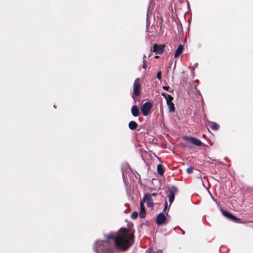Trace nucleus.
<instances>
[{
    "instance_id": "9b49d317",
    "label": "nucleus",
    "mask_w": 253,
    "mask_h": 253,
    "mask_svg": "<svg viewBox=\"0 0 253 253\" xmlns=\"http://www.w3.org/2000/svg\"><path fill=\"white\" fill-rule=\"evenodd\" d=\"M140 211L139 213L140 217L143 218L146 216V212L145 210L144 205L142 202H140Z\"/></svg>"
},
{
    "instance_id": "a211bd4d",
    "label": "nucleus",
    "mask_w": 253,
    "mask_h": 253,
    "mask_svg": "<svg viewBox=\"0 0 253 253\" xmlns=\"http://www.w3.org/2000/svg\"><path fill=\"white\" fill-rule=\"evenodd\" d=\"M138 212L136 211H133L131 214V218L135 219L138 217Z\"/></svg>"
},
{
    "instance_id": "7ed1b4c3",
    "label": "nucleus",
    "mask_w": 253,
    "mask_h": 253,
    "mask_svg": "<svg viewBox=\"0 0 253 253\" xmlns=\"http://www.w3.org/2000/svg\"><path fill=\"white\" fill-rule=\"evenodd\" d=\"M140 79H136L133 84V92L132 97L135 100L136 99L135 96H139L140 95V91L141 89V85L139 84Z\"/></svg>"
},
{
    "instance_id": "a878e982",
    "label": "nucleus",
    "mask_w": 253,
    "mask_h": 253,
    "mask_svg": "<svg viewBox=\"0 0 253 253\" xmlns=\"http://www.w3.org/2000/svg\"><path fill=\"white\" fill-rule=\"evenodd\" d=\"M163 88L164 89L166 90H169V86H164L163 87Z\"/></svg>"
},
{
    "instance_id": "6e6552de",
    "label": "nucleus",
    "mask_w": 253,
    "mask_h": 253,
    "mask_svg": "<svg viewBox=\"0 0 253 253\" xmlns=\"http://www.w3.org/2000/svg\"><path fill=\"white\" fill-rule=\"evenodd\" d=\"M221 211L224 216H225L227 218L232 220L234 222H240V218H237V217H236L235 215L232 214L230 212L226 211H224V210H222Z\"/></svg>"
},
{
    "instance_id": "cd10ccee",
    "label": "nucleus",
    "mask_w": 253,
    "mask_h": 253,
    "mask_svg": "<svg viewBox=\"0 0 253 253\" xmlns=\"http://www.w3.org/2000/svg\"><path fill=\"white\" fill-rule=\"evenodd\" d=\"M155 58H159V56L157 55V56H155Z\"/></svg>"
},
{
    "instance_id": "2eb2a0df",
    "label": "nucleus",
    "mask_w": 253,
    "mask_h": 253,
    "mask_svg": "<svg viewBox=\"0 0 253 253\" xmlns=\"http://www.w3.org/2000/svg\"><path fill=\"white\" fill-rule=\"evenodd\" d=\"M138 125L135 121H130L128 124V127L131 130H134L137 128Z\"/></svg>"
},
{
    "instance_id": "aec40b11",
    "label": "nucleus",
    "mask_w": 253,
    "mask_h": 253,
    "mask_svg": "<svg viewBox=\"0 0 253 253\" xmlns=\"http://www.w3.org/2000/svg\"><path fill=\"white\" fill-rule=\"evenodd\" d=\"M157 78L159 80L161 81V80H162V73H161V71L158 72V73L157 74Z\"/></svg>"
},
{
    "instance_id": "b1692460",
    "label": "nucleus",
    "mask_w": 253,
    "mask_h": 253,
    "mask_svg": "<svg viewBox=\"0 0 253 253\" xmlns=\"http://www.w3.org/2000/svg\"><path fill=\"white\" fill-rule=\"evenodd\" d=\"M167 206H168L167 202V201H166L165 208H164V210H163V211H164V212H165V211H166V210H167Z\"/></svg>"
},
{
    "instance_id": "f03ea898",
    "label": "nucleus",
    "mask_w": 253,
    "mask_h": 253,
    "mask_svg": "<svg viewBox=\"0 0 253 253\" xmlns=\"http://www.w3.org/2000/svg\"><path fill=\"white\" fill-rule=\"evenodd\" d=\"M93 249L96 253H114V249L108 241L97 240Z\"/></svg>"
},
{
    "instance_id": "5701e85b",
    "label": "nucleus",
    "mask_w": 253,
    "mask_h": 253,
    "mask_svg": "<svg viewBox=\"0 0 253 253\" xmlns=\"http://www.w3.org/2000/svg\"><path fill=\"white\" fill-rule=\"evenodd\" d=\"M161 94L163 96H164L165 97V99L167 97V96H168V95H169L164 92L162 93Z\"/></svg>"
},
{
    "instance_id": "bb28decb",
    "label": "nucleus",
    "mask_w": 253,
    "mask_h": 253,
    "mask_svg": "<svg viewBox=\"0 0 253 253\" xmlns=\"http://www.w3.org/2000/svg\"><path fill=\"white\" fill-rule=\"evenodd\" d=\"M156 195V194L154 193H152V195H151V197L152 196H155Z\"/></svg>"
},
{
    "instance_id": "4468645a",
    "label": "nucleus",
    "mask_w": 253,
    "mask_h": 253,
    "mask_svg": "<svg viewBox=\"0 0 253 253\" xmlns=\"http://www.w3.org/2000/svg\"><path fill=\"white\" fill-rule=\"evenodd\" d=\"M208 125L213 130H217L219 127V126L217 124L212 122H210Z\"/></svg>"
},
{
    "instance_id": "ddd939ff",
    "label": "nucleus",
    "mask_w": 253,
    "mask_h": 253,
    "mask_svg": "<svg viewBox=\"0 0 253 253\" xmlns=\"http://www.w3.org/2000/svg\"><path fill=\"white\" fill-rule=\"evenodd\" d=\"M183 49H184L183 46L182 44H179L178 46V47L175 51V52L174 53V57L175 58L178 57L180 55V54L182 52Z\"/></svg>"
},
{
    "instance_id": "4be33fe9",
    "label": "nucleus",
    "mask_w": 253,
    "mask_h": 253,
    "mask_svg": "<svg viewBox=\"0 0 253 253\" xmlns=\"http://www.w3.org/2000/svg\"><path fill=\"white\" fill-rule=\"evenodd\" d=\"M147 65V62L145 60H143V68L146 69Z\"/></svg>"
},
{
    "instance_id": "6ab92c4d",
    "label": "nucleus",
    "mask_w": 253,
    "mask_h": 253,
    "mask_svg": "<svg viewBox=\"0 0 253 253\" xmlns=\"http://www.w3.org/2000/svg\"><path fill=\"white\" fill-rule=\"evenodd\" d=\"M173 99V97L172 96H171L170 94H169L168 96H167V97L166 98L167 103L172 102V100Z\"/></svg>"
},
{
    "instance_id": "f3484780",
    "label": "nucleus",
    "mask_w": 253,
    "mask_h": 253,
    "mask_svg": "<svg viewBox=\"0 0 253 253\" xmlns=\"http://www.w3.org/2000/svg\"><path fill=\"white\" fill-rule=\"evenodd\" d=\"M157 171L159 174H160L161 175H163L164 174L165 170L164 168H163V166L161 164H159L157 166Z\"/></svg>"
},
{
    "instance_id": "f257e3e1",
    "label": "nucleus",
    "mask_w": 253,
    "mask_h": 253,
    "mask_svg": "<svg viewBox=\"0 0 253 253\" xmlns=\"http://www.w3.org/2000/svg\"><path fill=\"white\" fill-rule=\"evenodd\" d=\"M105 237L109 242L110 240H113L116 248L120 251H127L134 243V233L126 228H121L116 236L110 233Z\"/></svg>"
},
{
    "instance_id": "393cba45",
    "label": "nucleus",
    "mask_w": 253,
    "mask_h": 253,
    "mask_svg": "<svg viewBox=\"0 0 253 253\" xmlns=\"http://www.w3.org/2000/svg\"><path fill=\"white\" fill-rule=\"evenodd\" d=\"M249 222H250V221H241V220H240V222H239V223H243V224H246L247 223H249ZM251 222H253L252 221H251Z\"/></svg>"
},
{
    "instance_id": "c756f323",
    "label": "nucleus",
    "mask_w": 253,
    "mask_h": 253,
    "mask_svg": "<svg viewBox=\"0 0 253 253\" xmlns=\"http://www.w3.org/2000/svg\"><path fill=\"white\" fill-rule=\"evenodd\" d=\"M182 233L184 234V232L183 231H182Z\"/></svg>"
},
{
    "instance_id": "f8f14e48",
    "label": "nucleus",
    "mask_w": 253,
    "mask_h": 253,
    "mask_svg": "<svg viewBox=\"0 0 253 253\" xmlns=\"http://www.w3.org/2000/svg\"><path fill=\"white\" fill-rule=\"evenodd\" d=\"M131 112L134 117H137L139 115V111L136 105H134L131 107Z\"/></svg>"
},
{
    "instance_id": "20e7f679",
    "label": "nucleus",
    "mask_w": 253,
    "mask_h": 253,
    "mask_svg": "<svg viewBox=\"0 0 253 253\" xmlns=\"http://www.w3.org/2000/svg\"><path fill=\"white\" fill-rule=\"evenodd\" d=\"M177 192V188L175 186H171L168 189V197L169 198V204H171L174 201L175 197V194Z\"/></svg>"
},
{
    "instance_id": "39448f33",
    "label": "nucleus",
    "mask_w": 253,
    "mask_h": 253,
    "mask_svg": "<svg viewBox=\"0 0 253 253\" xmlns=\"http://www.w3.org/2000/svg\"><path fill=\"white\" fill-rule=\"evenodd\" d=\"M140 202H142L143 204L146 202L148 207L151 208H153L154 204L153 199L151 197V195L149 193L144 194V196L143 199L141 200Z\"/></svg>"
},
{
    "instance_id": "423d86ee",
    "label": "nucleus",
    "mask_w": 253,
    "mask_h": 253,
    "mask_svg": "<svg viewBox=\"0 0 253 253\" xmlns=\"http://www.w3.org/2000/svg\"><path fill=\"white\" fill-rule=\"evenodd\" d=\"M152 107V104L150 102H145L143 104L140 110L144 116H146L149 114Z\"/></svg>"
},
{
    "instance_id": "1a4fd4ad",
    "label": "nucleus",
    "mask_w": 253,
    "mask_h": 253,
    "mask_svg": "<svg viewBox=\"0 0 253 253\" xmlns=\"http://www.w3.org/2000/svg\"><path fill=\"white\" fill-rule=\"evenodd\" d=\"M166 220V217L163 212L158 214L156 217V223L158 225H162L165 223Z\"/></svg>"
},
{
    "instance_id": "0eeeda50",
    "label": "nucleus",
    "mask_w": 253,
    "mask_h": 253,
    "mask_svg": "<svg viewBox=\"0 0 253 253\" xmlns=\"http://www.w3.org/2000/svg\"><path fill=\"white\" fill-rule=\"evenodd\" d=\"M165 44H154L153 46L151 48V51L154 52L156 54H162L164 51Z\"/></svg>"
},
{
    "instance_id": "412c9836",
    "label": "nucleus",
    "mask_w": 253,
    "mask_h": 253,
    "mask_svg": "<svg viewBox=\"0 0 253 253\" xmlns=\"http://www.w3.org/2000/svg\"><path fill=\"white\" fill-rule=\"evenodd\" d=\"M193 168L192 167H190L187 169L186 171L188 173L191 174L193 172Z\"/></svg>"
},
{
    "instance_id": "dca6fc26",
    "label": "nucleus",
    "mask_w": 253,
    "mask_h": 253,
    "mask_svg": "<svg viewBox=\"0 0 253 253\" xmlns=\"http://www.w3.org/2000/svg\"><path fill=\"white\" fill-rule=\"evenodd\" d=\"M168 107H169V110L170 112H173L175 111V107L174 104L173 102H170L167 103Z\"/></svg>"
},
{
    "instance_id": "c85d7f7f",
    "label": "nucleus",
    "mask_w": 253,
    "mask_h": 253,
    "mask_svg": "<svg viewBox=\"0 0 253 253\" xmlns=\"http://www.w3.org/2000/svg\"><path fill=\"white\" fill-rule=\"evenodd\" d=\"M145 58H146V56H145V55H144V56H143V58L144 59Z\"/></svg>"
},
{
    "instance_id": "9d476101",
    "label": "nucleus",
    "mask_w": 253,
    "mask_h": 253,
    "mask_svg": "<svg viewBox=\"0 0 253 253\" xmlns=\"http://www.w3.org/2000/svg\"><path fill=\"white\" fill-rule=\"evenodd\" d=\"M187 139L192 144L197 146H201L203 144L202 142L198 139L193 137H188Z\"/></svg>"
}]
</instances>
